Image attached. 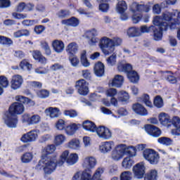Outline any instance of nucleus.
<instances>
[{
  "mask_svg": "<svg viewBox=\"0 0 180 180\" xmlns=\"http://www.w3.org/2000/svg\"><path fill=\"white\" fill-rule=\"evenodd\" d=\"M158 172L155 169H152L145 174L144 180H157Z\"/></svg>",
  "mask_w": 180,
  "mask_h": 180,
  "instance_id": "nucleus-35",
  "label": "nucleus"
},
{
  "mask_svg": "<svg viewBox=\"0 0 180 180\" xmlns=\"http://www.w3.org/2000/svg\"><path fill=\"white\" fill-rule=\"evenodd\" d=\"M47 116H50L52 119L60 116V110L57 108L50 107L45 110Z\"/></svg>",
  "mask_w": 180,
  "mask_h": 180,
  "instance_id": "nucleus-26",
  "label": "nucleus"
},
{
  "mask_svg": "<svg viewBox=\"0 0 180 180\" xmlns=\"http://www.w3.org/2000/svg\"><path fill=\"white\" fill-rule=\"evenodd\" d=\"M144 128L146 133L153 137H160L161 136V129L154 125L148 124Z\"/></svg>",
  "mask_w": 180,
  "mask_h": 180,
  "instance_id": "nucleus-17",
  "label": "nucleus"
},
{
  "mask_svg": "<svg viewBox=\"0 0 180 180\" xmlns=\"http://www.w3.org/2000/svg\"><path fill=\"white\" fill-rule=\"evenodd\" d=\"M139 32L141 33V36L143 34V33H150L153 32L154 40L156 41H158L162 39V34L159 32L157 27H155L154 25H151L150 27H148L147 25H141L139 29Z\"/></svg>",
  "mask_w": 180,
  "mask_h": 180,
  "instance_id": "nucleus-6",
  "label": "nucleus"
},
{
  "mask_svg": "<svg viewBox=\"0 0 180 180\" xmlns=\"http://www.w3.org/2000/svg\"><path fill=\"white\" fill-rule=\"evenodd\" d=\"M65 141H67V137L63 134H59L54 136V144L56 146H62Z\"/></svg>",
  "mask_w": 180,
  "mask_h": 180,
  "instance_id": "nucleus-31",
  "label": "nucleus"
},
{
  "mask_svg": "<svg viewBox=\"0 0 180 180\" xmlns=\"http://www.w3.org/2000/svg\"><path fill=\"white\" fill-rule=\"evenodd\" d=\"M78 154H70V150H66L60 155V159L58 161V166L62 167V165H64V162H66L68 165H74L78 162Z\"/></svg>",
  "mask_w": 180,
  "mask_h": 180,
  "instance_id": "nucleus-4",
  "label": "nucleus"
},
{
  "mask_svg": "<svg viewBox=\"0 0 180 180\" xmlns=\"http://www.w3.org/2000/svg\"><path fill=\"white\" fill-rule=\"evenodd\" d=\"M127 77L130 81L133 84H137L139 82V79H140V77H139V74L137 72L132 70L127 74Z\"/></svg>",
  "mask_w": 180,
  "mask_h": 180,
  "instance_id": "nucleus-33",
  "label": "nucleus"
},
{
  "mask_svg": "<svg viewBox=\"0 0 180 180\" xmlns=\"http://www.w3.org/2000/svg\"><path fill=\"white\" fill-rule=\"evenodd\" d=\"M133 164H134V160H133L131 157H126L122 162V167L124 168V169H130V168L133 167Z\"/></svg>",
  "mask_w": 180,
  "mask_h": 180,
  "instance_id": "nucleus-29",
  "label": "nucleus"
},
{
  "mask_svg": "<svg viewBox=\"0 0 180 180\" xmlns=\"http://www.w3.org/2000/svg\"><path fill=\"white\" fill-rule=\"evenodd\" d=\"M77 130H78V125L77 124H71L65 128V133L67 136H74Z\"/></svg>",
  "mask_w": 180,
  "mask_h": 180,
  "instance_id": "nucleus-27",
  "label": "nucleus"
},
{
  "mask_svg": "<svg viewBox=\"0 0 180 180\" xmlns=\"http://www.w3.org/2000/svg\"><path fill=\"white\" fill-rule=\"evenodd\" d=\"M143 158L152 165H157L160 161V155L153 149H145L143 153Z\"/></svg>",
  "mask_w": 180,
  "mask_h": 180,
  "instance_id": "nucleus-5",
  "label": "nucleus"
},
{
  "mask_svg": "<svg viewBox=\"0 0 180 180\" xmlns=\"http://www.w3.org/2000/svg\"><path fill=\"white\" fill-rule=\"evenodd\" d=\"M62 25L66 26H72V27H77L79 25V20L75 17H72L67 20H63L61 21Z\"/></svg>",
  "mask_w": 180,
  "mask_h": 180,
  "instance_id": "nucleus-23",
  "label": "nucleus"
},
{
  "mask_svg": "<svg viewBox=\"0 0 180 180\" xmlns=\"http://www.w3.org/2000/svg\"><path fill=\"white\" fill-rule=\"evenodd\" d=\"M175 16V13L165 11L162 14V20H166V22H172V18Z\"/></svg>",
  "mask_w": 180,
  "mask_h": 180,
  "instance_id": "nucleus-43",
  "label": "nucleus"
},
{
  "mask_svg": "<svg viewBox=\"0 0 180 180\" xmlns=\"http://www.w3.org/2000/svg\"><path fill=\"white\" fill-rule=\"evenodd\" d=\"M126 154V145H117L111 153V158L113 161H120Z\"/></svg>",
  "mask_w": 180,
  "mask_h": 180,
  "instance_id": "nucleus-7",
  "label": "nucleus"
},
{
  "mask_svg": "<svg viewBox=\"0 0 180 180\" xmlns=\"http://www.w3.org/2000/svg\"><path fill=\"white\" fill-rule=\"evenodd\" d=\"M0 44H3V46H11L13 44V41L8 37L0 35Z\"/></svg>",
  "mask_w": 180,
  "mask_h": 180,
  "instance_id": "nucleus-46",
  "label": "nucleus"
},
{
  "mask_svg": "<svg viewBox=\"0 0 180 180\" xmlns=\"http://www.w3.org/2000/svg\"><path fill=\"white\" fill-rule=\"evenodd\" d=\"M41 47L43 49V50H44L46 56H51V49H50V46H49V43L47 41H41Z\"/></svg>",
  "mask_w": 180,
  "mask_h": 180,
  "instance_id": "nucleus-44",
  "label": "nucleus"
},
{
  "mask_svg": "<svg viewBox=\"0 0 180 180\" xmlns=\"http://www.w3.org/2000/svg\"><path fill=\"white\" fill-rule=\"evenodd\" d=\"M23 84V77L20 75H15L12 77L11 86L12 89H19Z\"/></svg>",
  "mask_w": 180,
  "mask_h": 180,
  "instance_id": "nucleus-16",
  "label": "nucleus"
},
{
  "mask_svg": "<svg viewBox=\"0 0 180 180\" xmlns=\"http://www.w3.org/2000/svg\"><path fill=\"white\" fill-rule=\"evenodd\" d=\"M70 13L68 10H60L56 13V16L60 19H65V18H68L70 16Z\"/></svg>",
  "mask_w": 180,
  "mask_h": 180,
  "instance_id": "nucleus-51",
  "label": "nucleus"
},
{
  "mask_svg": "<svg viewBox=\"0 0 180 180\" xmlns=\"http://www.w3.org/2000/svg\"><path fill=\"white\" fill-rule=\"evenodd\" d=\"M66 51L70 54V56H74V54L78 51V45H77L75 42L69 44L66 48Z\"/></svg>",
  "mask_w": 180,
  "mask_h": 180,
  "instance_id": "nucleus-34",
  "label": "nucleus"
},
{
  "mask_svg": "<svg viewBox=\"0 0 180 180\" xmlns=\"http://www.w3.org/2000/svg\"><path fill=\"white\" fill-rule=\"evenodd\" d=\"M122 43V39L119 37L112 38L111 39V49H112V51H115V47H117V46H121Z\"/></svg>",
  "mask_w": 180,
  "mask_h": 180,
  "instance_id": "nucleus-47",
  "label": "nucleus"
},
{
  "mask_svg": "<svg viewBox=\"0 0 180 180\" xmlns=\"http://www.w3.org/2000/svg\"><path fill=\"white\" fill-rule=\"evenodd\" d=\"M56 150V145H48L46 147L42 149V155H50V154H53Z\"/></svg>",
  "mask_w": 180,
  "mask_h": 180,
  "instance_id": "nucleus-36",
  "label": "nucleus"
},
{
  "mask_svg": "<svg viewBox=\"0 0 180 180\" xmlns=\"http://www.w3.org/2000/svg\"><path fill=\"white\" fill-rule=\"evenodd\" d=\"M49 95H50V93L47 90H41L37 92V96L39 98H48Z\"/></svg>",
  "mask_w": 180,
  "mask_h": 180,
  "instance_id": "nucleus-64",
  "label": "nucleus"
},
{
  "mask_svg": "<svg viewBox=\"0 0 180 180\" xmlns=\"http://www.w3.org/2000/svg\"><path fill=\"white\" fill-rule=\"evenodd\" d=\"M127 34L129 37H137L141 36L140 29L136 27H131L128 30Z\"/></svg>",
  "mask_w": 180,
  "mask_h": 180,
  "instance_id": "nucleus-38",
  "label": "nucleus"
},
{
  "mask_svg": "<svg viewBox=\"0 0 180 180\" xmlns=\"http://www.w3.org/2000/svg\"><path fill=\"white\" fill-rule=\"evenodd\" d=\"M132 109L136 113L141 115V116H147L148 115L147 110L140 103L134 104Z\"/></svg>",
  "mask_w": 180,
  "mask_h": 180,
  "instance_id": "nucleus-22",
  "label": "nucleus"
},
{
  "mask_svg": "<svg viewBox=\"0 0 180 180\" xmlns=\"http://www.w3.org/2000/svg\"><path fill=\"white\" fill-rule=\"evenodd\" d=\"M28 134H30L31 141H36V139L39 137V131L32 130L28 132Z\"/></svg>",
  "mask_w": 180,
  "mask_h": 180,
  "instance_id": "nucleus-57",
  "label": "nucleus"
},
{
  "mask_svg": "<svg viewBox=\"0 0 180 180\" xmlns=\"http://www.w3.org/2000/svg\"><path fill=\"white\" fill-rule=\"evenodd\" d=\"M99 9L101 12H108L109 11V4L105 2L100 3Z\"/></svg>",
  "mask_w": 180,
  "mask_h": 180,
  "instance_id": "nucleus-61",
  "label": "nucleus"
},
{
  "mask_svg": "<svg viewBox=\"0 0 180 180\" xmlns=\"http://www.w3.org/2000/svg\"><path fill=\"white\" fill-rule=\"evenodd\" d=\"M132 171L134 172V178H136L137 179H143L146 174V167L144 166V162H141L137 163L133 167Z\"/></svg>",
  "mask_w": 180,
  "mask_h": 180,
  "instance_id": "nucleus-11",
  "label": "nucleus"
},
{
  "mask_svg": "<svg viewBox=\"0 0 180 180\" xmlns=\"http://www.w3.org/2000/svg\"><path fill=\"white\" fill-rule=\"evenodd\" d=\"M113 147H115V143H113V141H105L101 143L99 146V150L101 153H103V154H106V153L112 151V148H113Z\"/></svg>",
  "mask_w": 180,
  "mask_h": 180,
  "instance_id": "nucleus-18",
  "label": "nucleus"
},
{
  "mask_svg": "<svg viewBox=\"0 0 180 180\" xmlns=\"http://www.w3.org/2000/svg\"><path fill=\"white\" fill-rule=\"evenodd\" d=\"M129 11L133 13L131 19L133 23L137 24L141 19H143V15L141 12H150L151 11V3L148 2L146 4H139L137 2L132 3L129 6ZM139 12V13H137Z\"/></svg>",
  "mask_w": 180,
  "mask_h": 180,
  "instance_id": "nucleus-2",
  "label": "nucleus"
},
{
  "mask_svg": "<svg viewBox=\"0 0 180 180\" xmlns=\"http://www.w3.org/2000/svg\"><path fill=\"white\" fill-rule=\"evenodd\" d=\"M117 11L119 13H124L127 11V4H126V1L123 0L118 1Z\"/></svg>",
  "mask_w": 180,
  "mask_h": 180,
  "instance_id": "nucleus-37",
  "label": "nucleus"
},
{
  "mask_svg": "<svg viewBox=\"0 0 180 180\" xmlns=\"http://www.w3.org/2000/svg\"><path fill=\"white\" fill-rule=\"evenodd\" d=\"M99 47L105 56H109V54L113 53L111 39L106 37L101 38L99 42Z\"/></svg>",
  "mask_w": 180,
  "mask_h": 180,
  "instance_id": "nucleus-8",
  "label": "nucleus"
},
{
  "mask_svg": "<svg viewBox=\"0 0 180 180\" xmlns=\"http://www.w3.org/2000/svg\"><path fill=\"white\" fill-rule=\"evenodd\" d=\"M116 54H112L110 57L106 59L108 65L113 67V65H116Z\"/></svg>",
  "mask_w": 180,
  "mask_h": 180,
  "instance_id": "nucleus-52",
  "label": "nucleus"
},
{
  "mask_svg": "<svg viewBox=\"0 0 180 180\" xmlns=\"http://www.w3.org/2000/svg\"><path fill=\"white\" fill-rule=\"evenodd\" d=\"M159 121L163 126H165L168 123H171V118L168 114L162 112L159 115Z\"/></svg>",
  "mask_w": 180,
  "mask_h": 180,
  "instance_id": "nucleus-32",
  "label": "nucleus"
},
{
  "mask_svg": "<svg viewBox=\"0 0 180 180\" xmlns=\"http://www.w3.org/2000/svg\"><path fill=\"white\" fill-rule=\"evenodd\" d=\"M133 174L130 171L122 172L120 176V180H131Z\"/></svg>",
  "mask_w": 180,
  "mask_h": 180,
  "instance_id": "nucleus-40",
  "label": "nucleus"
},
{
  "mask_svg": "<svg viewBox=\"0 0 180 180\" xmlns=\"http://www.w3.org/2000/svg\"><path fill=\"white\" fill-rule=\"evenodd\" d=\"M158 141L160 144H162V146H171L172 144V139L168 138V137H160L158 139Z\"/></svg>",
  "mask_w": 180,
  "mask_h": 180,
  "instance_id": "nucleus-41",
  "label": "nucleus"
},
{
  "mask_svg": "<svg viewBox=\"0 0 180 180\" xmlns=\"http://www.w3.org/2000/svg\"><path fill=\"white\" fill-rule=\"evenodd\" d=\"M12 16L14 19H26V18H27V14L14 12L12 13Z\"/></svg>",
  "mask_w": 180,
  "mask_h": 180,
  "instance_id": "nucleus-63",
  "label": "nucleus"
},
{
  "mask_svg": "<svg viewBox=\"0 0 180 180\" xmlns=\"http://www.w3.org/2000/svg\"><path fill=\"white\" fill-rule=\"evenodd\" d=\"M70 61L72 65V67H77L78 64H79V59L77 58L75 56H72L70 57Z\"/></svg>",
  "mask_w": 180,
  "mask_h": 180,
  "instance_id": "nucleus-60",
  "label": "nucleus"
},
{
  "mask_svg": "<svg viewBox=\"0 0 180 180\" xmlns=\"http://www.w3.org/2000/svg\"><path fill=\"white\" fill-rule=\"evenodd\" d=\"M141 100L146 106H148V108H153V103H151V101H150V96L148 94H144L141 96Z\"/></svg>",
  "mask_w": 180,
  "mask_h": 180,
  "instance_id": "nucleus-50",
  "label": "nucleus"
},
{
  "mask_svg": "<svg viewBox=\"0 0 180 180\" xmlns=\"http://www.w3.org/2000/svg\"><path fill=\"white\" fill-rule=\"evenodd\" d=\"M96 166V159L92 156L86 157L82 163V167L87 169L88 171H91V169H94Z\"/></svg>",
  "mask_w": 180,
  "mask_h": 180,
  "instance_id": "nucleus-14",
  "label": "nucleus"
},
{
  "mask_svg": "<svg viewBox=\"0 0 180 180\" xmlns=\"http://www.w3.org/2000/svg\"><path fill=\"white\" fill-rule=\"evenodd\" d=\"M41 120V117L39 115H30L29 114H24L22 116V123H27V124H38Z\"/></svg>",
  "mask_w": 180,
  "mask_h": 180,
  "instance_id": "nucleus-12",
  "label": "nucleus"
},
{
  "mask_svg": "<svg viewBox=\"0 0 180 180\" xmlns=\"http://www.w3.org/2000/svg\"><path fill=\"white\" fill-rule=\"evenodd\" d=\"M125 153H127L130 158L136 157V148H134V146H129L127 148V146H126Z\"/></svg>",
  "mask_w": 180,
  "mask_h": 180,
  "instance_id": "nucleus-56",
  "label": "nucleus"
},
{
  "mask_svg": "<svg viewBox=\"0 0 180 180\" xmlns=\"http://www.w3.org/2000/svg\"><path fill=\"white\" fill-rule=\"evenodd\" d=\"M97 34L98 31L95 29L85 32V37L88 39V43L90 46H94L95 44L98 43V39H96Z\"/></svg>",
  "mask_w": 180,
  "mask_h": 180,
  "instance_id": "nucleus-15",
  "label": "nucleus"
},
{
  "mask_svg": "<svg viewBox=\"0 0 180 180\" xmlns=\"http://www.w3.org/2000/svg\"><path fill=\"white\" fill-rule=\"evenodd\" d=\"M21 141H22V143H32V139L30 138V135L29 134V132L24 134L21 139H20Z\"/></svg>",
  "mask_w": 180,
  "mask_h": 180,
  "instance_id": "nucleus-62",
  "label": "nucleus"
},
{
  "mask_svg": "<svg viewBox=\"0 0 180 180\" xmlns=\"http://www.w3.org/2000/svg\"><path fill=\"white\" fill-rule=\"evenodd\" d=\"M20 67L22 70H30L32 65L26 61V60H22L20 63Z\"/></svg>",
  "mask_w": 180,
  "mask_h": 180,
  "instance_id": "nucleus-59",
  "label": "nucleus"
},
{
  "mask_svg": "<svg viewBox=\"0 0 180 180\" xmlns=\"http://www.w3.org/2000/svg\"><path fill=\"white\" fill-rule=\"evenodd\" d=\"M83 129H84V130H87V131H91L92 133H95L97 128L95 123L89 120H86L83 122Z\"/></svg>",
  "mask_w": 180,
  "mask_h": 180,
  "instance_id": "nucleus-25",
  "label": "nucleus"
},
{
  "mask_svg": "<svg viewBox=\"0 0 180 180\" xmlns=\"http://www.w3.org/2000/svg\"><path fill=\"white\" fill-rule=\"evenodd\" d=\"M67 146L71 150H79L81 148V142L78 139H72L68 143Z\"/></svg>",
  "mask_w": 180,
  "mask_h": 180,
  "instance_id": "nucleus-24",
  "label": "nucleus"
},
{
  "mask_svg": "<svg viewBox=\"0 0 180 180\" xmlns=\"http://www.w3.org/2000/svg\"><path fill=\"white\" fill-rule=\"evenodd\" d=\"M57 130H65V121L63 120H59L56 124Z\"/></svg>",
  "mask_w": 180,
  "mask_h": 180,
  "instance_id": "nucleus-55",
  "label": "nucleus"
},
{
  "mask_svg": "<svg viewBox=\"0 0 180 180\" xmlns=\"http://www.w3.org/2000/svg\"><path fill=\"white\" fill-rule=\"evenodd\" d=\"M81 64L83 67L88 68L91 65L88 58H86V51H83L81 54Z\"/></svg>",
  "mask_w": 180,
  "mask_h": 180,
  "instance_id": "nucleus-39",
  "label": "nucleus"
},
{
  "mask_svg": "<svg viewBox=\"0 0 180 180\" xmlns=\"http://www.w3.org/2000/svg\"><path fill=\"white\" fill-rule=\"evenodd\" d=\"M153 23L154 26L157 28L158 32L162 34V32H165L169 27V25H168L166 22H162V18L160 15H156L153 18Z\"/></svg>",
  "mask_w": 180,
  "mask_h": 180,
  "instance_id": "nucleus-10",
  "label": "nucleus"
},
{
  "mask_svg": "<svg viewBox=\"0 0 180 180\" xmlns=\"http://www.w3.org/2000/svg\"><path fill=\"white\" fill-rule=\"evenodd\" d=\"M102 174H103V168L98 167L96 170L94 175L92 176V179L93 180H102V179H101V176Z\"/></svg>",
  "mask_w": 180,
  "mask_h": 180,
  "instance_id": "nucleus-48",
  "label": "nucleus"
},
{
  "mask_svg": "<svg viewBox=\"0 0 180 180\" xmlns=\"http://www.w3.org/2000/svg\"><path fill=\"white\" fill-rule=\"evenodd\" d=\"M11 6V0H0V9H6Z\"/></svg>",
  "mask_w": 180,
  "mask_h": 180,
  "instance_id": "nucleus-58",
  "label": "nucleus"
},
{
  "mask_svg": "<svg viewBox=\"0 0 180 180\" xmlns=\"http://www.w3.org/2000/svg\"><path fill=\"white\" fill-rule=\"evenodd\" d=\"M154 105L156 108H162V106H164V102L162 101L161 96H158L155 97L154 100Z\"/></svg>",
  "mask_w": 180,
  "mask_h": 180,
  "instance_id": "nucleus-53",
  "label": "nucleus"
},
{
  "mask_svg": "<svg viewBox=\"0 0 180 180\" xmlns=\"http://www.w3.org/2000/svg\"><path fill=\"white\" fill-rule=\"evenodd\" d=\"M89 84L84 79H81L76 82L75 88L77 89V92L82 96H86L89 94Z\"/></svg>",
  "mask_w": 180,
  "mask_h": 180,
  "instance_id": "nucleus-9",
  "label": "nucleus"
},
{
  "mask_svg": "<svg viewBox=\"0 0 180 180\" xmlns=\"http://www.w3.org/2000/svg\"><path fill=\"white\" fill-rule=\"evenodd\" d=\"M0 85L3 86V88H8L9 86V80L5 76H0Z\"/></svg>",
  "mask_w": 180,
  "mask_h": 180,
  "instance_id": "nucleus-54",
  "label": "nucleus"
},
{
  "mask_svg": "<svg viewBox=\"0 0 180 180\" xmlns=\"http://www.w3.org/2000/svg\"><path fill=\"white\" fill-rule=\"evenodd\" d=\"M97 136L100 139H103L104 140H109L112 137V132L110 129L106 128L103 126H100L96 129Z\"/></svg>",
  "mask_w": 180,
  "mask_h": 180,
  "instance_id": "nucleus-13",
  "label": "nucleus"
},
{
  "mask_svg": "<svg viewBox=\"0 0 180 180\" xmlns=\"http://www.w3.org/2000/svg\"><path fill=\"white\" fill-rule=\"evenodd\" d=\"M123 81H124L123 76L117 75L111 81L109 82V86H115V88H120V86L123 85Z\"/></svg>",
  "mask_w": 180,
  "mask_h": 180,
  "instance_id": "nucleus-19",
  "label": "nucleus"
},
{
  "mask_svg": "<svg viewBox=\"0 0 180 180\" xmlns=\"http://www.w3.org/2000/svg\"><path fill=\"white\" fill-rule=\"evenodd\" d=\"M22 103H13L10 106L8 111L5 112L4 120L8 127H16V124H18V117H16V115H22L25 112V106Z\"/></svg>",
  "mask_w": 180,
  "mask_h": 180,
  "instance_id": "nucleus-1",
  "label": "nucleus"
},
{
  "mask_svg": "<svg viewBox=\"0 0 180 180\" xmlns=\"http://www.w3.org/2000/svg\"><path fill=\"white\" fill-rule=\"evenodd\" d=\"M118 71L120 72H127L129 74L130 72L133 71L131 70L133 68L131 67V65L127 63L123 64L122 63H120L117 66Z\"/></svg>",
  "mask_w": 180,
  "mask_h": 180,
  "instance_id": "nucleus-30",
  "label": "nucleus"
},
{
  "mask_svg": "<svg viewBox=\"0 0 180 180\" xmlns=\"http://www.w3.org/2000/svg\"><path fill=\"white\" fill-rule=\"evenodd\" d=\"M94 70L96 77H103L105 74V65L101 62H98L95 64Z\"/></svg>",
  "mask_w": 180,
  "mask_h": 180,
  "instance_id": "nucleus-21",
  "label": "nucleus"
},
{
  "mask_svg": "<svg viewBox=\"0 0 180 180\" xmlns=\"http://www.w3.org/2000/svg\"><path fill=\"white\" fill-rule=\"evenodd\" d=\"M33 160V155L31 153H26L21 156V161L24 164H27Z\"/></svg>",
  "mask_w": 180,
  "mask_h": 180,
  "instance_id": "nucleus-45",
  "label": "nucleus"
},
{
  "mask_svg": "<svg viewBox=\"0 0 180 180\" xmlns=\"http://www.w3.org/2000/svg\"><path fill=\"white\" fill-rule=\"evenodd\" d=\"M118 95L120 102H127V100L129 99V94L126 91H120Z\"/></svg>",
  "mask_w": 180,
  "mask_h": 180,
  "instance_id": "nucleus-49",
  "label": "nucleus"
},
{
  "mask_svg": "<svg viewBox=\"0 0 180 180\" xmlns=\"http://www.w3.org/2000/svg\"><path fill=\"white\" fill-rule=\"evenodd\" d=\"M30 32L27 30H21L13 33V37L18 39L19 37H23V36H29Z\"/></svg>",
  "mask_w": 180,
  "mask_h": 180,
  "instance_id": "nucleus-42",
  "label": "nucleus"
},
{
  "mask_svg": "<svg viewBox=\"0 0 180 180\" xmlns=\"http://www.w3.org/2000/svg\"><path fill=\"white\" fill-rule=\"evenodd\" d=\"M58 165V160L55 158H46L40 160L37 165V169H41L43 168L45 175H51L56 171Z\"/></svg>",
  "mask_w": 180,
  "mask_h": 180,
  "instance_id": "nucleus-3",
  "label": "nucleus"
},
{
  "mask_svg": "<svg viewBox=\"0 0 180 180\" xmlns=\"http://www.w3.org/2000/svg\"><path fill=\"white\" fill-rule=\"evenodd\" d=\"M52 47L53 51H55L56 53H63L65 49L64 42H63V41L56 39L52 41Z\"/></svg>",
  "mask_w": 180,
  "mask_h": 180,
  "instance_id": "nucleus-20",
  "label": "nucleus"
},
{
  "mask_svg": "<svg viewBox=\"0 0 180 180\" xmlns=\"http://www.w3.org/2000/svg\"><path fill=\"white\" fill-rule=\"evenodd\" d=\"M15 101H17V102H20V103H27L28 106H34V101L23 96H16L15 97Z\"/></svg>",
  "mask_w": 180,
  "mask_h": 180,
  "instance_id": "nucleus-28",
  "label": "nucleus"
}]
</instances>
